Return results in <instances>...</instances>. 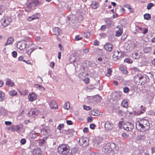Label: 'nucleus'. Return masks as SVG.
I'll use <instances>...</instances> for the list:
<instances>
[{
	"label": "nucleus",
	"mask_w": 155,
	"mask_h": 155,
	"mask_svg": "<svg viewBox=\"0 0 155 155\" xmlns=\"http://www.w3.org/2000/svg\"><path fill=\"white\" fill-rule=\"evenodd\" d=\"M151 51V48L150 47L145 48L143 49V51L145 53H148L150 52Z\"/></svg>",
	"instance_id": "33"
},
{
	"label": "nucleus",
	"mask_w": 155,
	"mask_h": 155,
	"mask_svg": "<svg viewBox=\"0 0 155 155\" xmlns=\"http://www.w3.org/2000/svg\"><path fill=\"white\" fill-rule=\"evenodd\" d=\"M142 53L139 50L134 51V53L132 55V57L134 59H139L142 56Z\"/></svg>",
	"instance_id": "12"
},
{
	"label": "nucleus",
	"mask_w": 155,
	"mask_h": 155,
	"mask_svg": "<svg viewBox=\"0 0 155 155\" xmlns=\"http://www.w3.org/2000/svg\"><path fill=\"white\" fill-rule=\"evenodd\" d=\"M153 5L154 4L152 3H149L148 4L147 6V9L148 10L150 9L151 7H152Z\"/></svg>",
	"instance_id": "46"
},
{
	"label": "nucleus",
	"mask_w": 155,
	"mask_h": 155,
	"mask_svg": "<svg viewBox=\"0 0 155 155\" xmlns=\"http://www.w3.org/2000/svg\"><path fill=\"white\" fill-rule=\"evenodd\" d=\"M102 141V139L101 137H97L96 138L95 143H97V144H99L101 143Z\"/></svg>",
	"instance_id": "29"
},
{
	"label": "nucleus",
	"mask_w": 155,
	"mask_h": 155,
	"mask_svg": "<svg viewBox=\"0 0 155 155\" xmlns=\"http://www.w3.org/2000/svg\"><path fill=\"white\" fill-rule=\"evenodd\" d=\"M116 147L115 144L109 143L104 146L102 151L107 155H114V149Z\"/></svg>",
	"instance_id": "1"
},
{
	"label": "nucleus",
	"mask_w": 155,
	"mask_h": 155,
	"mask_svg": "<svg viewBox=\"0 0 155 155\" xmlns=\"http://www.w3.org/2000/svg\"><path fill=\"white\" fill-rule=\"evenodd\" d=\"M134 82L138 85L145 84L147 81V79L144 75L140 74L136 75L134 78Z\"/></svg>",
	"instance_id": "2"
},
{
	"label": "nucleus",
	"mask_w": 155,
	"mask_h": 155,
	"mask_svg": "<svg viewBox=\"0 0 155 155\" xmlns=\"http://www.w3.org/2000/svg\"><path fill=\"white\" fill-rule=\"evenodd\" d=\"M67 123L69 125H71L73 124V123L71 120H67Z\"/></svg>",
	"instance_id": "63"
},
{
	"label": "nucleus",
	"mask_w": 155,
	"mask_h": 155,
	"mask_svg": "<svg viewBox=\"0 0 155 155\" xmlns=\"http://www.w3.org/2000/svg\"><path fill=\"white\" fill-rule=\"evenodd\" d=\"M82 37L80 36L79 35H76L74 38V40L75 41H79L82 39Z\"/></svg>",
	"instance_id": "44"
},
{
	"label": "nucleus",
	"mask_w": 155,
	"mask_h": 155,
	"mask_svg": "<svg viewBox=\"0 0 155 155\" xmlns=\"http://www.w3.org/2000/svg\"><path fill=\"white\" fill-rule=\"evenodd\" d=\"M26 48V53L30 54H31L35 49H37V46L32 42H30Z\"/></svg>",
	"instance_id": "5"
},
{
	"label": "nucleus",
	"mask_w": 155,
	"mask_h": 155,
	"mask_svg": "<svg viewBox=\"0 0 155 155\" xmlns=\"http://www.w3.org/2000/svg\"><path fill=\"white\" fill-rule=\"evenodd\" d=\"M49 105L50 107H58V105L56 102L54 100L51 101Z\"/></svg>",
	"instance_id": "35"
},
{
	"label": "nucleus",
	"mask_w": 155,
	"mask_h": 155,
	"mask_svg": "<svg viewBox=\"0 0 155 155\" xmlns=\"http://www.w3.org/2000/svg\"><path fill=\"white\" fill-rule=\"evenodd\" d=\"M41 0H28L26 4V7L29 11L34 9L36 6L41 4Z\"/></svg>",
	"instance_id": "4"
},
{
	"label": "nucleus",
	"mask_w": 155,
	"mask_h": 155,
	"mask_svg": "<svg viewBox=\"0 0 155 155\" xmlns=\"http://www.w3.org/2000/svg\"><path fill=\"white\" fill-rule=\"evenodd\" d=\"M9 94L11 96H15L17 94V92L15 91H11L9 92Z\"/></svg>",
	"instance_id": "39"
},
{
	"label": "nucleus",
	"mask_w": 155,
	"mask_h": 155,
	"mask_svg": "<svg viewBox=\"0 0 155 155\" xmlns=\"http://www.w3.org/2000/svg\"><path fill=\"white\" fill-rule=\"evenodd\" d=\"M33 155H42L41 152L39 149L37 148L34 150L33 152Z\"/></svg>",
	"instance_id": "26"
},
{
	"label": "nucleus",
	"mask_w": 155,
	"mask_h": 155,
	"mask_svg": "<svg viewBox=\"0 0 155 155\" xmlns=\"http://www.w3.org/2000/svg\"><path fill=\"white\" fill-rule=\"evenodd\" d=\"M144 18L146 20H149L151 18L150 15L148 14H146L144 15Z\"/></svg>",
	"instance_id": "41"
},
{
	"label": "nucleus",
	"mask_w": 155,
	"mask_h": 155,
	"mask_svg": "<svg viewBox=\"0 0 155 155\" xmlns=\"http://www.w3.org/2000/svg\"><path fill=\"white\" fill-rule=\"evenodd\" d=\"M11 21V19L8 17L4 18L1 20V23L2 26L4 28L8 25Z\"/></svg>",
	"instance_id": "9"
},
{
	"label": "nucleus",
	"mask_w": 155,
	"mask_h": 155,
	"mask_svg": "<svg viewBox=\"0 0 155 155\" xmlns=\"http://www.w3.org/2000/svg\"><path fill=\"white\" fill-rule=\"evenodd\" d=\"M122 33V31L121 30H119L116 31V36L117 37L120 36Z\"/></svg>",
	"instance_id": "40"
},
{
	"label": "nucleus",
	"mask_w": 155,
	"mask_h": 155,
	"mask_svg": "<svg viewBox=\"0 0 155 155\" xmlns=\"http://www.w3.org/2000/svg\"><path fill=\"white\" fill-rule=\"evenodd\" d=\"M148 130L149 128L150 124L148 121L147 120L143 119L139 121Z\"/></svg>",
	"instance_id": "16"
},
{
	"label": "nucleus",
	"mask_w": 155,
	"mask_h": 155,
	"mask_svg": "<svg viewBox=\"0 0 155 155\" xmlns=\"http://www.w3.org/2000/svg\"><path fill=\"white\" fill-rule=\"evenodd\" d=\"M75 58L74 55L71 56L69 59V61L70 63H72L75 62Z\"/></svg>",
	"instance_id": "38"
},
{
	"label": "nucleus",
	"mask_w": 155,
	"mask_h": 155,
	"mask_svg": "<svg viewBox=\"0 0 155 155\" xmlns=\"http://www.w3.org/2000/svg\"><path fill=\"white\" fill-rule=\"evenodd\" d=\"M94 45H99V42L97 40H95L94 42Z\"/></svg>",
	"instance_id": "64"
},
{
	"label": "nucleus",
	"mask_w": 155,
	"mask_h": 155,
	"mask_svg": "<svg viewBox=\"0 0 155 155\" xmlns=\"http://www.w3.org/2000/svg\"><path fill=\"white\" fill-rule=\"evenodd\" d=\"M122 137L124 138H127L128 137V135L125 133H123L122 134Z\"/></svg>",
	"instance_id": "55"
},
{
	"label": "nucleus",
	"mask_w": 155,
	"mask_h": 155,
	"mask_svg": "<svg viewBox=\"0 0 155 155\" xmlns=\"http://www.w3.org/2000/svg\"><path fill=\"white\" fill-rule=\"evenodd\" d=\"M14 40V38L13 37H10L9 38L7 41L6 43H5V46L10 44L12 43V42Z\"/></svg>",
	"instance_id": "32"
},
{
	"label": "nucleus",
	"mask_w": 155,
	"mask_h": 155,
	"mask_svg": "<svg viewBox=\"0 0 155 155\" xmlns=\"http://www.w3.org/2000/svg\"><path fill=\"white\" fill-rule=\"evenodd\" d=\"M62 33L61 29L58 27H54L53 28V33L56 35H59Z\"/></svg>",
	"instance_id": "17"
},
{
	"label": "nucleus",
	"mask_w": 155,
	"mask_h": 155,
	"mask_svg": "<svg viewBox=\"0 0 155 155\" xmlns=\"http://www.w3.org/2000/svg\"><path fill=\"white\" fill-rule=\"evenodd\" d=\"M124 7L127 8L129 9H131L129 5L127 4L124 5Z\"/></svg>",
	"instance_id": "62"
},
{
	"label": "nucleus",
	"mask_w": 155,
	"mask_h": 155,
	"mask_svg": "<svg viewBox=\"0 0 155 155\" xmlns=\"http://www.w3.org/2000/svg\"><path fill=\"white\" fill-rule=\"evenodd\" d=\"M63 107H70V103L69 102H65L63 105Z\"/></svg>",
	"instance_id": "57"
},
{
	"label": "nucleus",
	"mask_w": 155,
	"mask_h": 155,
	"mask_svg": "<svg viewBox=\"0 0 155 155\" xmlns=\"http://www.w3.org/2000/svg\"><path fill=\"white\" fill-rule=\"evenodd\" d=\"M35 87L36 88L38 89L41 91H43L44 90V88L41 86L39 84H35Z\"/></svg>",
	"instance_id": "34"
},
{
	"label": "nucleus",
	"mask_w": 155,
	"mask_h": 155,
	"mask_svg": "<svg viewBox=\"0 0 155 155\" xmlns=\"http://www.w3.org/2000/svg\"><path fill=\"white\" fill-rule=\"evenodd\" d=\"M93 118L91 117H89L87 118V121L88 122H92Z\"/></svg>",
	"instance_id": "53"
},
{
	"label": "nucleus",
	"mask_w": 155,
	"mask_h": 155,
	"mask_svg": "<svg viewBox=\"0 0 155 155\" xmlns=\"http://www.w3.org/2000/svg\"><path fill=\"white\" fill-rule=\"evenodd\" d=\"M6 10L5 7L3 5H1L0 6V14L3 12H4Z\"/></svg>",
	"instance_id": "37"
},
{
	"label": "nucleus",
	"mask_w": 155,
	"mask_h": 155,
	"mask_svg": "<svg viewBox=\"0 0 155 155\" xmlns=\"http://www.w3.org/2000/svg\"><path fill=\"white\" fill-rule=\"evenodd\" d=\"M104 127L106 130H110L113 128V124L110 122L107 121L105 123Z\"/></svg>",
	"instance_id": "15"
},
{
	"label": "nucleus",
	"mask_w": 155,
	"mask_h": 155,
	"mask_svg": "<svg viewBox=\"0 0 155 155\" xmlns=\"http://www.w3.org/2000/svg\"><path fill=\"white\" fill-rule=\"evenodd\" d=\"M145 136L144 135H140V138L141 139H145Z\"/></svg>",
	"instance_id": "61"
},
{
	"label": "nucleus",
	"mask_w": 155,
	"mask_h": 155,
	"mask_svg": "<svg viewBox=\"0 0 155 155\" xmlns=\"http://www.w3.org/2000/svg\"><path fill=\"white\" fill-rule=\"evenodd\" d=\"M120 97V95L118 94H116L114 95V97L113 98L114 99L117 100Z\"/></svg>",
	"instance_id": "56"
},
{
	"label": "nucleus",
	"mask_w": 155,
	"mask_h": 155,
	"mask_svg": "<svg viewBox=\"0 0 155 155\" xmlns=\"http://www.w3.org/2000/svg\"><path fill=\"white\" fill-rule=\"evenodd\" d=\"M41 132L44 135H46L47 134L48 132L46 129H43L41 131Z\"/></svg>",
	"instance_id": "48"
},
{
	"label": "nucleus",
	"mask_w": 155,
	"mask_h": 155,
	"mask_svg": "<svg viewBox=\"0 0 155 155\" xmlns=\"http://www.w3.org/2000/svg\"><path fill=\"white\" fill-rule=\"evenodd\" d=\"M122 55L121 52H120L118 51H117L115 52L113 55V58L115 60L119 59Z\"/></svg>",
	"instance_id": "20"
},
{
	"label": "nucleus",
	"mask_w": 155,
	"mask_h": 155,
	"mask_svg": "<svg viewBox=\"0 0 155 155\" xmlns=\"http://www.w3.org/2000/svg\"><path fill=\"white\" fill-rule=\"evenodd\" d=\"M79 143L82 146H86L88 145V140L87 137H81L79 141Z\"/></svg>",
	"instance_id": "11"
},
{
	"label": "nucleus",
	"mask_w": 155,
	"mask_h": 155,
	"mask_svg": "<svg viewBox=\"0 0 155 155\" xmlns=\"http://www.w3.org/2000/svg\"><path fill=\"white\" fill-rule=\"evenodd\" d=\"M122 107H128L127 101L126 100H123L121 103Z\"/></svg>",
	"instance_id": "36"
},
{
	"label": "nucleus",
	"mask_w": 155,
	"mask_h": 155,
	"mask_svg": "<svg viewBox=\"0 0 155 155\" xmlns=\"http://www.w3.org/2000/svg\"><path fill=\"white\" fill-rule=\"evenodd\" d=\"M136 127L137 130L140 131L144 132L147 130L146 127H145L139 121L136 122Z\"/></svg>",
	"instance_id": "8"
},
{
	"label": "nucleus",
	"mask_w": 155,
	"mask_h": 155,
	"mask_svg": "<svg viewBox=\"0 0 155 155\" xmlns=\"http://www.w3.org/2000/svg\"><path fill=\"white\" fill-rule=\"evenodd\" d=\"M139 110L135 111V113L136 115H140L141 114H143L145 112L144 107H139Z\"/></svg>",
	"instance_id": "21"
},
{
	"label": "nucleus",
	"mask_w": 155,
	"mask_h": 155,
	"mask_svg": "<svg viewBox=\"0 0 155 155\" xmlns=\"http://www.w3.org/2000/svg\"><path fill=\"white\" fill-rule=\"evenodd\" d=\"M5 124L6 125H10L12 124V123L11 121H5Z\"/></svg>",
	"instance_id": "58"
},
{
	"label": "nucleus",
	"mask_w": 155,
	"mask_h": 155,
	"mask_svg": "<svg viewBox=\"0 0 155 155\" xmlns=\"http://www.w3.org/2000/svg\"><path fill=\"white\" fill-rule=\"evenodd\" d=\"M96 125L93 124H91L90 125V128L91 129H94L96 127Z\"/></svg>",
	"instance_id": "52"
},
{
	"label": "nucleus",
	"mask_w": 155,
	"mask_h": 155,
	"mask_svg": "<svg viewBox=\"0 0 155 155\" xmlns=\"http://www.w3.org/2000/svg\"><path fill=\"white\" fill-rule=\"evenodd\" d=\"M23 129V126L21 124L18 125L12 126L11 127H9L8 129L14 132L16 131L19 133Z\"/></svg>",
	"instance_id": "6"
},
{
	"label": "nucleus",
	"mask_w": 155,
	"mask_h": 155,
	"mask_svg": "<svg viewBox=\"0 0 155 155\" xmlns=\"http://www.w3.org/2000/svg\"><path fill=\"white\" fill-rule=\"evenodd\" d=\"M47 138V137H44L42 139H40L39 143V145L42 146L43 145L45 144L47 142L46 140Z\"/></svg>",
	"instance_id": "22"
},
{
	"label": "nucleus",
	"mask_w": 155,
	"mask_h": 155,
	"mask_svg": "<svg viewBox=\"0 0 155 155\" xmlns=\"http://www.w3.org/2000/svg\"><path fill=\"white\" fill-rule=\"evenodd\" d=\"M72 130L70 129H68L67 130L65 131V133H64L67 135H70L72 133Z\"/></svg>",
	"instance_id": "45"
},
{
	"label": "nucleus",
	"mask_w": 155,
	"mask_h": 155,
	"mask_svg": "<svg viewBox=\"0 0 155 155\" xmlns=\"http://www.w3.org/2000/svg\"><path fill=\"white\" fill-rule=\"evenodd\" d=\"M129 89L127 87H125L123 89L124 92L125 93H127L129 91Z\"/></svg>",
	"instance_id": "47"
},
{
	"label": "nucleus",
	"mask_w": 155,
	"mask_h": 155,
	"mask_svg": "<svg viewBox=\"0 0 155 155\" xmlns=\"http://www.w3.org/2000/svg\"><path fill=\"white\" fill-rule=\"evenodd\" d=\"M26 43V42L23 40L18 41L16 43L17 48L20 49V50H23L28 45V43Z\"/></svg>",
	"instance_id": "7"
},
{
	"label": "nucleus",
	"mask_w": 155,
	"mask_h": 155,
	"mask_svg": "<svg viewBox=\"0 0 155 155\" xmlns=\"http://www.w3.org/2000/svg\"><path fill=\"white\" fill-rule=\"evenodd\" d=\"M91 114L94 116H98L100 115L101 112L98 110H94L91 111Z\"/></svg>",
	"instance_id": "24"
},
{
	"label": "nucleus",
	"mask_w": 155,
	"mask_h": 155,
	"mask_svg": "<svg viewBox=\"0 0 155 155\" xmlns=\"http://www.w3.org/2000/svg\"><path fill=\"white\" fill-rule=\"evenodd\" d=\"M85 83L88 84L89 82V79L88 78H84L83 80Z\"/></svg>",
	"instance_id": "51"
},
{
	"label": "nucleus",
	"mask_w": 155,
	"mask_h": 155,
	"mask_svg": "<svg viewBox=\"0 0 155 155\" xmlns=\"http://www.w3.org/2000/svg\"><path fill=\"white\" fill-rule=\"evenodd\" d=\"M24 57L22 56H20L18 58V60L19 61H23L25 62V60H23Z\"/></svg>",
	"instance_id": "54"
},
{
	"label": "nucleus",
	"mask_w": 155,
	"mask_h": 155,
	"mask_svg": "<svg viewBox=\"0 0 155 155\" xmlns=\"http://www.w3.org/2000/svg\"><path fill=\"white\" fill-rule=\"evenodd\" d=\"M38 18V15H33L31 17H29L28 18V20L29 21H31L33 20Z\"/></svg>",
	"instance_id": "31"
},
{
	"label": "nucleus",
	"mask_w": 155,
	"mask_h": 155,
	"mask_svg": "<svg viewBox=\"0 0 155 155\" xmlns=\"http://www.w3.org/2000/svg\"><path fill=\"white\" fill-rule=\"evenodd\" d=\"M112 72V70L110 68H108L107 69V76L109 77V76H110L111 75Z\"/></svg>",
	"instance_id": "43"
},
{
	"label": "nucleus",
	"mask_w": 155,
	"mask_h": 155,
	"mask_svg": "<svg viewBox=\"0 0 155 155\" xmlns=\"http://www.w3.org/2000/svg\"><path fill=\"white\" fill-rule=\"evenodd\" d=\"M113 45L110 43H107L104 45V48L107 51H111L113 48Z\"/></svg>",
	"instance_id": "19"
},
{
	"label": "nucleus",
	"mask_w": 155,
	"mask_h": 155,
	"mask_svg": "<svg viewBox=\"0 0 155 155\" xmlns=\"http://www.w3.org/2000/svg\"><path fill=\"white\" fill-rule=\"evenodd\" d=\"M102 99L101 97L99 95H97L96 97L93 98V100L97 102H101Z\"/></svg>",
	"instance_id": "27"
},
{
	"label": "nucleus",
	"mask_w": 155,
	"mask_h": 155,
	"mask_svg": "<svg viewBox=\"0 0 155 155\" xmlns=\"http://www.w3.org/2000/svg\"><path fill=\"white\" fill-rule=\"evenodd\" d=\"M75 18L76 17L74 15H69L68 18V20L69 21V23L70 24L74 23L75 21Z\"/></svg>",
	"instance_id": "18"
},
{
	"label": "nucleus",
	"mask_w": 155,
	"mask_h": 155,
	"mask_svg": "<svg viewBox=\"0 0 155 155\" xmlns=\"http://www.w3.org/2000/svg\"><path fill=\"white\" fill-rule=\"evenodd\" d=\"M70 151L69 146L66 144L61 145L58 148V152L59 153L63 155H72Z\"/></svg>",
	"instance_id": "3"
},
{
	"label": "nucleus",
	"mask_w": 155,
	"mask_h": 155,
	"mask_svg": "<svg viewBox=\"0 0 155 155\" xmlns=\"http://www.w3.org/2000/svg\"><path fill=\"white\" fill-rule=\"evenodd\" d=\"M26 142V140L25 139H22L21 140V143L22 144H25Z\"/></svg>",
	"instance_id": "59"
},
{
	"label": "nucleus",
	"mask_w": 155,
	"mask_h": 155,
	"mask_svg": "<svg viewBox=\"0 0 155 155\" xmlns=\"http://www.w3.org/2000/svg\"><path fill=\"white\" fill-rule=\"evenodd\" d=\"M12 56L13 57L15 58L16 57V56H17V52L16 51H14L12 52Z\"/></svg>",
	"instance_id": "49"
},
{
	"label": "nucleus",
	"mask_w": 155,
	"mask_h": 155,
	"mask_svg": "<svg viewBox=\"0 0 155 155\" xmlns=\"http://www.w3.org/2000/svg\"><path fill=\"white\" fill-rule=\"evenodd\" d=\"M5 84L6 85L10 87H12L14 85V83L9 79L6 80Z\"/></svg>",
	"instance_id": "23"
},
{
	"label": "nucleus",
	"mask_w": 155,
	"mask_h": 155,
	"mask_svg": "<svg viewBox=\"0 0 155 155\" xmlns=\"http://www.w3.org/2000/svg\"><path fill=\"white\" fill-rule=\"evenodd\" d=\"M91 5L92 8L96 9L99 6V5L97 2L95 1L92 2Z\"/></svg>",
	"instance_id": "25"
},
{
	"label": "nucleus",
	"mask_w": 155,
	"mask_h": 155,
	"mask_svg": "<svg viewBox=\"0 0 155 155\" xmlns=\"http://www.w3.org/2000/svg\"><path fill=\"white\" fill-rule=\"evenodd\" d=\"M38 111L35 109H33L31 110L28 113V116L30 117H34L38 114Z\"/></svg>",
	"instance_id": "14"
},
{
	"label": "nucleus",
	"mask_w": 155,
	"mask_h": 155,
	"mask_svg": "<svg viewBox=\"0 0 155 155\" xmlns=\"http://www.w3.org/2000/svg\"><path fill=\"white\" fill-rule=\"evenodd\" d=\"M4 94L3 92L0 91V101H2L4 99Z\"/></svg>",
	"instance_id": "42"
},
{
	"label": "nucleus",
	"mask_w": 155,
	"mask_h": 155,
	"mask_svg": "<svg viewBox=\"0 0 155 155\" xmlns=\"http://www.w3.org/2000/svg\"><path fill=\"white\" fill-rule=\"evenodd\" d=\"M123 128L127 131H130L134 128V126L131 123L127 122L124 125Z\"/></svg>",
	"instance_id": "10"
},
{
	"label": "nucleus",
	"mask_w": 155,
	"mask_h": 155,
	"mask_svg": "<svg viewBox=\"0 0 155 155\" xmlns=\"http://www.w3.org/2000/svg\"><path fill=\"white\" fill-rule=\"evenodd\" d=\"M39 133H36V132L35 131L32 132L30 134L31 135V138H36L37 136H39Z\"/></svg>",
	"instance_id": "30"
},
{
	"label": "nucleus",
	"mask_w": 155,
	"mask_h": 155,
	"mask_svg": "<svg viewBox=\"0 0 155 155\" xmlns=\"http://www.w3.org/2000/svg\"><path fill=\"white\" fill-rule=\"evenodd\" d=\"M55 65L54 63L53 62H51L50 64V66L52 68H54V66Z\"/></svg>",
	"instance_id": "60"
},
{
	"label": "nucleus",
	"mask_w": 155,
	"mask_h": 155,
	"mask_svg": "<svg viewBox=\"0 0 155 155\" xmlns=\"http://www.w3.org/2000/svg\"><path fill=\"white\" fill-rule=\"evenodd\" d=\"M119 68L120 70L122 71L124 74H127V71L126 68L124 66H121Z\"/></svg>",
	"instance_id": "28"
},
{
	"label": "nucleus",
	"mask_w": 155,
	"mask_h": 155,
	"mask_svg": "<svg viewBox=\"0 0 155 155\" xmlns=\"http://www.w3.org/2000/svg\"><path fill=\"white\" fill-rule=\"evenodd\" d=\"M64 126V125L63 124H60L57 127V129L59 130H61V128L63 127Z\"/></svg>",
	"instance_id": "50"
},
{
	"label": "nucleus",
	"mask_w": 155,
	"mask_h": 155,
	"mask_svg": "<svg viewBox=\"0 0 155 155\" xmlns=\"http://www.w3.org/2000/svg\"><path fill=\"white\" fill-rule=\"evenodd\" d=\"M37 97V94L34 92H32L29 94L28 96V98L30 101H33L36 99Z\"/></svg>",
	"instance_id": "13"
}]
</instances>
